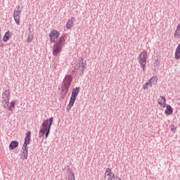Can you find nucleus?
Listing matches in <instances>:
<instances>
[{"mask_svg":"<svg viewBox=\"0 0 180 180\" xmlns=\"http://www.w3.org/2000/svg\"><path fill=\"white\" fill-rule=\"evenodd\" d=\"M169 129H171V131H172V133H176V127H175L174 124H172L169 126Z\"/></svg>","mask_w":180,"mask_h":180,"instance_id":"4be33fe9","label":"nucleus"},{"mask_svg":"<svg viewBox=\"0 0 180 180\" xmlns=\"http://www.w3.org/2000/svg\"><path fill=\"white\" fill-rule=\"evenodd\" d=\"M72 106L71 104H68V107H67V110L68 112H70V110H71V108H72Z\"/></svg>","mask_w":180,"mask_h":180,"instance_id":"b1692460","label":"nucleus"},{"mask_svg":"<svg viewBox=\"0 0 180 180\" xmlns=\"http://www.w3.org/2000/svg\"><path fill=\"white\" fill-rule=\"evenodd\" d=\"M12 37V32L11 31L8 30L4 37H3V41L6 42L8 40H11V37Z\"/></svg>","mask_w":180,"mask_h":180,"instance_id":"9d476101","label":"nucleus"},{"mask_svg":"<svg viewBox=\"0 0 180 180\" xmlns=\"http://www.w3.org/2000/svg\"><path fill=\"white\" fill-rule=\"evenodd\" d=\"M13 109H15V101L11 102L10 106L8 108V110H10V112H12Z\"/></svg>","mask_w":180,"mask_h":180,"instance_id":"6ab92c4d","label":"nucleus"},{"mask_svg":"<svg viewBox=\"0 0 180 180\" xmlns=\"http://www.w3.org/2000/svg\"><path fill=\"white\" fill-rule=\"evenodd\" d=\"M27 153L28 151L22 150V155H21L22 160H27Z\"/></svg>","mask_w":180,"mask_h":180,"instance_id":"f3484780","label":"nucleus"},{"mask_svg":"<svg viewBox=\"0 0 180 180\" xmlns=\"http://www.w3.org/2000/svg\"><path fill=\"white\" fill-rule=\"evenodd\" d=\"M30 136H31L30 131H28L26 133V136L25 138L24 144H30Z\"/></svg>","mask_w":180,"mask_h":180,"instance_id":"4468645a","label":"nucleus"},{"mask_svg":"<svg viewBox=\"0 0 180 180\" xmlns=\"http://www.w3.org/2000/svg\"><path fill=\"white\" fill-rule=\"evenodd\" d=\"M117 179H118V180H122V179H120V177H117Z\"/></svg>","mask_w":180,"mask_h":180,"instance_id":"c85d7f7f","label":"nucleus"},{"mask_svg":"<svg viewBox=\"0 0 180 180\" xmlns=\"http://www.w3.org/2000/svg\"><path fill=\"white\" fill-rule=\"evenodd\" d=\"M143 89H148L147 84H143Z\"/></svg>","mask_w":180,"mask_h":180,"instance_id":"bb28decb","label":"nucleus"},{"mask_svg":"<svg viewBox=\"0 0 180 180\" xmlns=\"http://www.w3.org/2000/svg\"><path fill=\"white\" fill-rule=\"evenodd\" d=\"M167 109L165 110V112L166 115H172L174 112V110L172 109V107L169 105H167L166 106Z\"/></svg>","mask_w":180,"mask_h":180,"instance_id":"2eb2a0df","label":"nucleus"},{"mask_svg":"<svg viewBox=\"0 0 180 180\" xmlns=\"http://www.w3.org/2000/svg\"><path fill=\"white\" fill-rule=\"evenodd\" d=\"M75 101H77V98L72 97V96H71L69 101V105H72V106H74V103H75Z\"/></svg>","mask_w":180,"mask_h":180,"instance_id":"a211bd4d","label":"nucleus"},{"mask_svg":"<svg viewBox=\"0 0 180 180\" xmlns=\"http://www.w3.org/2000/svg\"><path fill=\"white\" fill-rule=\"evenodd\" d=\"M33 41V34H30L27 39V43H32Z\"/></svg>","mask_w":180,"mask_h":180,"instance_id":"5701e85b","label":"nucleus"},{"mask_svg":"<svg viewBox=\"0 0 180 180\" xmlns=\"http://www.w3.org/2000/svg\"><path fill=\"white\" fill-rule=\"evenodd\" d=\"M75 22V18L74 17H71V18L68 19L66 23V29L69 30L72 29Z\"/></svg>","mask_w":180,"mask_h":180,"instance_id":"1a4fd4ad","label":"nucleus"},{"mask_svg":"<svg viewBox=\"0 0 180 180\" xmlns=\"http://www.w3.org/2000/svg\"><path fill=\"white\" fill-rule=\"evenodd\" d=\"M68 180H75V174H74V172L70 173V175L68 176Z\"/></svg>","mask_w":180,"mask_h":180,"instance_id":"412c9836","label":"nucleus"},{"mask_svg":"<svg viewBox=\"0 0 180 180\" xmlns=\"http://www.w3.org/2000/svg\"><path fill=\"white\" fill-rule=\"evenodd\" d=\"M44 136V133L40 132L39 131V139H41V137H43Z\"/></svg>","mask_w":180,"mask_h":180,"instance_id":"a878e982","label":"nucleus"},{"mask_svg":"<svg viewBox=\"0 0 180 180\" xmlns=\"http://www.w3.org/2000/svg\"><path fill=\"white\" fill-rule=\"evenodd\" d=\"M180 36V24H179L176 27V30L174 32V39H179Z\"/></svg>","mask_w":180,"mask_h":180,"instance_id":"dca6fc26","label":"nucleus"},{"mask_svg":"<svg viewBox=\"0 0 180 180\" xmlns=\"http://www.w3.org/2000/svg\"><path fill=\"white\" fill-rule=\"evenodd\" d=\"M20 15H22V9H15L13 12L14 20L18 26L20 25Z\"/></svg>","mask_w":180,"mask_h":180,"instance_id":"423d86ee","label":"nucleus"},{"mask_svg":"<svg viewBox=\"0 0 180 180\" xmlns=\"http://www.w3.org/2000/svg\"><path fill=\"white\" fill-rule=\"evenodd\" d=\"M9 98H11V91L9 89L5 90L2 94L3 102H5L6 104L9 103Z\"/></svg>","mask_w":180,"mask_h":180,"instance_id":"6e6552de","label":"nucleus"},{"mask_svg":"<svg viewBox=\"0 0 180 180\" xmlns=\"http://www.w3.org/2000/svg\"><path fill=\"white\" fill-rule=\"evenodd\" d=\"M104 176H105V178H106V176H108L107 180H113L116 177V176H115V174H113L112 172V170L109 167L105 169V172L104 173Z\"/></svg>","mask_w":180,"mask_h":180,"instance_id":"0eeeda50","label":"nucleus"},{"mask_svg":"<svg viewBox=\"0 0 180 180\" xmlns=\"http://www.w3.org/2000/svg\"><path fill=\"white\" fill-rule=\"evenodd\" d=\"M71 82H72V76L71 75H66L61 85V91L62 92H65V95L68 94V91H70V86H71Z\"/></svg>","mask_w":180,"mask_h":180,"instance_id":"7ed1b4c3","label":"nucleus"},{"mask_svg":"<svg viewBox=\"0 0 180 180\" xmlns=\"http://www.w3.org/2000/svg\"><path fill=\"white\" fill-rule=\"evenodd\" d=\"M17 9H20V5L17 6Z\"/></svg>","mask_w":180,"mask_h":180,"instance_id":"cd10ccee","label":"nucleus"},{"mask_svg":"<svg viewBox=\"0 0 180 180\" xmlns=\"http://www.w3.org/2000/svg\"><path fill=\"white\" fill-rule=\"evenodd\" d=\"M49 39L50 43H55L53 48V55L58 56L61 53V50H63V46L65 44V35H62L59 39L60 32L53 30L49 33ZM56 39H58L56 41Z\"/></svg>","mask_w":180,"mask_h":180,"instance_id":"f257e3e1","label":"nucleus"},{"mask_svg":"<svg viewBox=\"0 0 180 180\" xmlns=\"http://www.w3.org/2000/svg\"><path fill=\"white\" fill-rule=\"evenodd\" d=\"M79 89H80L79 87L74 88L72 91L71 96L77 98V96H78V94H79Z\"/></svg>","mask_w":180,"mask_h":180,"instance_id":"f8f14e48","label":"nucleus"},{"mask_svg":"<svg viewBox=\"0 0 180 180\" xmlns=\"http://www.w3.org/2000/svg\"><path fill=\"white\" fill-rule=\"evenodd\" d=\"M29 30H30V27H29Z\"/></svg>","mask_w":180,"mask_h":180,"instance_id":"7c9ffc66","label":"nucleus"},{"mask_svg":"<svg viewBox=\"0 0 180 180\" xmlns=\"http://www.w3.org/2000/svg\"><path fill=\"white\" fill-rule=\"evenodd\" d=\"M18 146L19 142H18L17 141H13L9 145V148L10 150H15V148H16V147H18Z\"/></svg>","mask_w":180,"mask_h":180,"instance_id":"ddd939ff","label":"nucleus"},{"mask_svg":"<svg viewBox=\"0 0 180 180\" xmlns=\"http://www.w3.org/2000/svg\"><path fill=\"white\" fill-rule=\"evenodd\" d=\"M29 144L27 143H24L22 148V151H29V148L27 147Z\"/></svg>","mask_w":180,"mask_h":180,"instance_id":"aec40b11","label":"nucleus"},{"mask_svg":"<svg viewBox=\"0 0 180 180\" xmlns=\"http://www.w3.org/2000/svg\"><path fill=\"white\" fill-rule=\"evenodd\" d=\"M139 63L141 65L143 72H146V64H147V52L143 50L138 56Z\"/></svg>","mask_w":180,"mask_h":180,"instance_id":"20e7f679","label":"nucleus"},{"mask_svg":"<svg viewBox=\"0 0 180 180\" xmlns=\"http://www.w3.org/2000/svg\"><path fill=\"white\" fill-rule=\"evenodd\" d=\"M115 178L117 179V178H119V176H115Z\"/></svg>","mask_w":180,"mask_h":180,"instance_id":"c756f323","label":"nucleus"},{"mask_svg":"<svg viewBox=\"0 0 180 180\" xmlns=\"http://www.w3.org/2000/svg\"><path fill=\"white\" fill-rule=\"evenodd\" d=\"M86 67V62H84V58L80 57L78 59L77 64L75 66V70H81L82 69V73L80 74L81 77L84 75V71H85L84 68Z\"/></svg>","mask_w":180,"mask_h":180,"instance_id":"39448f33","label":"nucleus"},{"mask_svg":"<svg viewBox=\"0 0 180 180\" xmlns=\"http://www.w3.org/2000/svg\"><path fill=\"white\" fill-rule=\"evenodd\" d=\"M152 81H153V78L150 79H149V82H146V83L145 84V85H146L147 86H148V85H151Z\"/></svg>","mask_w":180,"mask_h":180,"instance_id":"393cba45","label":"nucleus"},{"mask_svg":"<svg viewBox=\"0 0 180 180\" xmlns=\"http://www.w3.org/2000/svg\"><path fill=\"white\" fill-rule=\"evenodd\" d=\"M161 99H158V102L160 106L163 105V108H165V105H167V99L165 96H160Z\"/></svg>","mask_w":180,"mask_h":180,"instance_id":"9b49d317","label":"nucleus"},{"mask_svg":"<svg viewBox=\"0 0 180 180\" xmlns=\"http://www.w3.org/2000/svg\"><path fill=\"white\" fill-rule=\"evenodd\" d=\"M53 120L54 118L51 117L49 119L45 120L41 124L40 133H44L46 139H47L50 134V129H51V125L53 124Z\"/></svg>","mask_w":180,"mask_h":180,"instance_id":"f03ea898","label":"nucleus"}]
</instances>
